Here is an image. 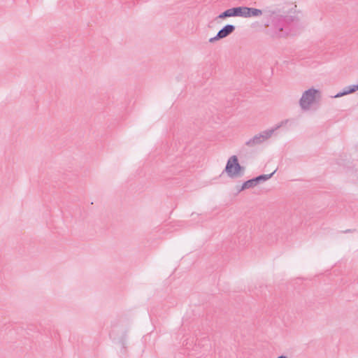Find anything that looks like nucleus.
<instances>
[{
	"label": "nucleus",
	"instance_id": "nucleus-14",
	"mask_svg": "<svg viewBox=\"0 0 358 358\" xmlns=\"http://www.w3.org/2000/svg\"><path fill=\"white\" fill-rule=\"evenodd\" d=\"M357 85H358V83H357Z\"/></svg>",
	"mask_w": 358,
	"mask_h": 358
},
{
	"label": "nucleus",
	"instance_id": "nucleus-4",
	"mask_svg": "<svg viewBox=\"0 0 358 358\" xmlns=\"http://www.w3.org/2000/svg\"><path fill=\"white\" fill-rule=\"evenodd\" d=\"M245 168L239 164L238 157L236 155L229 157L224 169V171L231 178L241 176Z\"/></svg>",
	"mask_w": 358,
	"mask_h": 358
},
{
	"label": "nucleus",
	"instance_id": "nucleus-3",
	"mask_svg": "<svg viewBox=\"0 0 358 358\" xmlns=\"http://www.w3.org/2000/svg\"><path fill=\"white\" fill-rule=\"evenodd\" d=\"M288 120H285L275 125V127L262 131L261 133L254 136L245 142V145L248 148H255L262 144L264 141L270 138L273 133L283 125L286 124Z\"/></svg>",
	"mask_w": 358,
	"mask_h": 358
},
{
	"label": "nucleus",
	"instance_id": "nucleus-13",
	"mask_svg": "<svg viewBox=\"0 0 358 358\" xmlns=\"http://www.w3.org/2000/svg\"><path fill=\"white\" fill-rule=\"evenodd\" d=\"M265 27H268L269 24H265Z\"/></svg>",
	"mask_w": 358,
	"mask_h": 358
},
{
	"label": "nucleus",
	"instance_id": "nucleus-7",
	"mask_svg": "<svg viewBox=\"0 0 358 358\" xmlns=\"http://www.w3.org/2000/svg\"><path fill=\"white\" fill-rule=\"evenodd\" d=\"M358 90V85H350L344 88L343 91L338 93L336 95L334 96L335 98L341 97L344 95H347L348 94L353 93Z\"/></svg>",
	"mask_w": 358,
	"mask_h": 358
},
{
	"label": "nucleus",
	"instance_id": "nucleus-11",
	"mask_svg": "<svg viewBox=\"0 0 358 358\" xmlns=\"http://www.w3.org/2000/svg\"><path fill=\"white\" fill-rule=\"evenodd\" d=\"M121 345L123 348H126L127 345V335L124 334L120 340Z\"/></svg>",
	"mask_w": 358,
	"mask_h": 358
},
{
	"label": "nucleus",
	"instance_id": "nucleus-6",
	"mask_svg": "<svg viewBox=\"0 0 358 358\" xmlns=\"http://www.w3.org/2000/svg\"><path fill=\"white\" fill-rule=\"evenodd\" d=\"M235 26L233 24H227L222 27L217 34V35L209 39V42L213 43L217 41L227 37L235 31Z\"/></svg>",
	"mask_w": 358,
	"mask_h": 358
},
{
	"label": "nucleus",
	"instance_id": "nucleus-5",
	"mask_svg": "<svg viewBox=\"0 0 358 358\" xmlns=\"http://www.w3.org/2000/svg\"><path fill=\"white\" fill-rule=\"evenodd\" d=\"M233 8L234 17H252L262 15V10L258 8L246 6L234 7Z\"/></svg>",
	"mask_w": 358,
	"mask_h": 358
},
{
	"label": "nucleus",
	"instance_id": "nucleus-9",
	"mask_svg": "<svg viewBox=\"0 0 358 358\" xmlns=\"http://www.w3.org/2000/svg\"><path fill=\"white\" fill-rule=\"evenodd\" d=\"M276 171H277V169L274 170L270 174L260 175V176L255 178L256 180V182L258 184L261 181H266V180H268L269 178H271L273 176V175L276 172Z\"/></svg>",
	"mask_w": 358,
	"mask_h": 358
},
{
	"label": "nucleus",
	"instance_id": "nucleus-10",
	"mask_svg": "<svg viewBox=\"0 0 358 358\" xmlns=\"http://www.w3.org/2000/svg\"><path fill=\"white\" fill-rule=\"evenodd\" d=\"M234 17V14H233V8H229L227 10H226L225 11H224L223 13H222L221 14H220L217 18L218 19H224L226 17Z\"/></svg>",
	"mask_w": 358,
	"mask_h": 358
},
{
	"label": "nucleus",
	"instance_id": "nucleus-12",
	"mask_svg": "<svg viewBox=\"0 0 358 358\" xmlns=\"http://www.w3.org/2000/svg\"><path fill=\"white\" fill-rule=\"evenodd\" d=\"M278 358H287V357L281 355V356L278 357Z\"/></svg>",
	"mask_w": 358,
	"mask_h": 358
},
{
	"label": "nucleus",
	"instance_id": "nucleus-1",
	"mask_svg": "<svg viewBox=\"0 0 358 358\" xmlns=\"http://www.w3.org/2000/svg\"><path fill=\"white\" fill-rule=\"evenodd\" d=\"M269 18L271 26L268 32L272 37H285L288 34L286 25L291 20V17L273 11L271 13Z\"/></svg>",
	"mask_w": 358,
	"mask_h": 358
},
{
	"label": "nucleus",
	"instance_id": "nucleus-2",
	"mask_svg": "<svg viewBox=\"0 0 358 358\" xmlns=\"http://www.w3.org/2000/svg\"><path fill=\"white\" fill-rule=\"evenodd\" d=\"M321 92L314 87L305 90L299 101L301 109L303 111L309 110L311 107L320 99Z\"/></svg>",
	"mask_w": 358,
	"mask_h": 358
},
{
	"label": "nucleus",
	"instance_id": "nucleus-8",
	"mask_svg": "<svg viewBox=\"0 0 358 358\" xmlns=\"http://www.w3.org/2000/svg\"><path fill=\"white\" fill-rule=\"evenodd\" d=\"M257 185V182H256L255 178H252L251 180H248L245 181L242 187L241 190H243L245 189H249L255 187Z\"/></svg>",
	"mask_w": 358,
	"mask_h": 358
}]
</instances>
